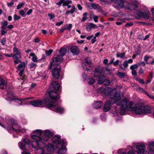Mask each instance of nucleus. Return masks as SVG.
Returning <instances> with one entry per match:
<instances>
[{"mask_svg":"<svg viewBox=\"0 0 154 154\" xmlns=\"http://www.w3.org/2000/svg\"><path fill=\"white\" fill-rule=\"evenodd\" d=\"M7 87V84L0 85V88L2 89H6Z\"/></svg>","mask_w":154,"mask_h":154,"instance_id":"nucleus-56","label":"nucleus"},{"mask_svg":"<svg viewBox=\"0 0 154 154\" xmlns=\"http://www.w3.org/2000/svg\"><path fill=\"white\" fill-rule=\"evenodd\" d=\"M63 57L60 55H55L53 58L52 61H53L54 63V62H59V64H60V63L63 62ZM60 65V64H59Z\"/></svg>","mask_w":154,"mask_h":154,"instance_id":"nucleus-16","label":"nucleus"},{"mask_svg":"<svg viewBox=\"0 0 154 154\" xmlns=\"http://www.w3.org/2000/svg\"><path fill=\"white\" fill-rule=\"evenodd\" d=\"M25 5V3H20L17 6V9H20L22 7H23Z\"/></svg>","mask_w":154,"mask_h":154,"instance_id":"nucleus-47","label":"nucleus"},{"mask_svg":"<svg viewBox=\"0 0 154 154\" xmlns=\"http://www.w3.org/2000/svg\"><path fill=\"white\" fill-rule=\"evenodd\" d=\"M82 67L85 70H86L88 72H90L91 71V69H90L88 67H87L88 66L87 65H86V64L85 63H83L82 64Z\"/></svg>","mask_w":154,"mask_h":154,"instance_id":"nucleus-33","label":"nucleus"},{"mask_svg":"<svg viewBox=\"0 0 154 154\" xmlns=\"http://www.w3.org/2000/svg\"><path fill=\"white\" fill-rule=\"evenodd\" d=\"M103 94L109 96L110 99H121V93L117 91L116 88L112 89L110 87H106L103 89Z\"/></svg>","mask_w":154,"mask_h":154,"instance_id":"nucleus-4","label":"nucleus"},{"mask_svg":"<svg viewBox=\"0 0 154 154\" xmlns=\"http://www.w3.org/2000/svg\"><path fill=\"white\" fill-rule=\"evenodd\" d=\"M1 36L4 35L7 33V32L5 31L4 30H1L0 31Z\"/></svg>","mask_w":154,"mask_h":154,"instance_id":"nucleus-63","label":"nucleus"},{"mask_svg":"<svg viewBox=\"0 0 154 154\" xmlns=\"http://www.w3.org/2000/svg\"><path fill=\"white\" fill-rule=\"evenodd\" d=\"M121 100V99L120 100ZM119 103L121 105L125 106H128V101L126 99H123L122 100L121 102L120 100V102H116V103Z\"/></svg>","mask_w":154,"mask_h":154,"instance_id":"nucleus-24","label":"nucleus"},{"mask_svg":"<svg viewBox=\"0 0 154 154\" xmlns=\"http://www.w3.org/2000/svg\"><path fill=\"white\" fill-rule=\"evenodd\" d=\"M146 147V146L144 144H140L136 146V149L137 150L143 149H145Z\"/></svg>","mask_w":154,"mask_h":154,"instance_id":"nucleus-32","label":"nucleus"},{"mask_svg":"<svg viewBox=\"0 0 154 154\" xmlns=\"http://www.w3.org/2000/svg\"><path fill=\"white\" fill-rule=\"evenodd\" d=\"M88 13L87 12L84 13L83 14V17H82V19L81 20V22H84L87 19Z\"/></svg>","mask_w":154,"mask_h":154,"instance_id":"nucleus-30","label":"nucleus"},{"mask_svg":"<svg viewBox=\"0 0 154 154\" xmlns=\"http://www.w3.org/2000/svg\"><path fill=\"white\" fill-rule=\"evenodd\" d=\"M122 65L124 66V68H128V63L127 62V60H125L123 62V63H122Z\"/></svg>","mask_w":154,"mask_h":154,"instance_id":"nucleus-45","label":"nucleus"},{"mask_svg":"<svg viewBox=\"0 0 154 154\" xmlns=\"http://www.w3.org/2000/svg\"><path fill=\"white\" fill-rule=\"evenodd\" d=\"M67 51V49L65 48H61L60 50L59 53L60 54V55L62 57L65 55L66 52Z\"/></svg>","mask_w":154,"mask_h":154,"instance_id":"nucleus-22","label":"nucleus"},{"mask_svg":"<svg viewBox=\"0 0 154 154\" xmlns=\"http://www.w3.org/2000/svg\"><path fill=\"white\" fill-rule=\"evenodd\" d=\"M129 109L131 111H134L137 114H149L151 112V109L148 106L143 104H138L137 106L133 102H130L128 104Z\"/></svg>","mask_w":154,"mask_h":154,"instance_id":"nucleus-2","label":"nucleus"},{"mask_svg":"<svg viewBox=\"0 0 154 154\" xmlns=\"http://www.w3.org/2000/svg\"><path fill=\"white\" fill-rule=\"evenodd\" d=\"M90 24H91V29H97L98 28L97 26L93 23H90Z\"/></svg>","mask_w":154,"mask_h":154,"instance_id":"nucleus-57","label":"nucleus"},{"mask_svg":"<svg viewBox=\"0 0 154 154\" xmlns=\"http://www.w3.org/2000/svg\"><path fill=\"white\" fill-rule=\"evenodd\" d=\"M45 137L43 138L41 137L42 140H41L42 141V140L47 141L48 140L49 138L52 137L53 135V134L52 132L49 130H45L44 133Z\"/></svg>","mask_w":154,"mask_h":154,"instance_id":"nucleus-12","label":"nucleus"},{"mask_svg":"<svg viewBox=\"0 0 154 154\" xmlns=\"http://www.w3.org/2000/svg\"><path fill=\"white\" fill-rule=\"evenodd\" d=\"M127 107V106L121 105L120 113L122 115L125 113L126 109Z\"/></svg>","mask_w":154,"mask_h":154,"instance_id":"nucleus-26","label":"nucleus"},{"mask_svg":"<svg viewBox=\"0 0 154 154\" xmlns=\"http://www.w3.org/2000/svg\"><path fill=\"white\" fill-rule=\"evenodd\" d=\"M61 136L59 135H55L52 139V141L53 143L56 144V147L57 148H58V146L60 144L67 145V142L64 139L60 140Z\"/></svg>","mask_w":154,"mask_h":154,"instance_id":"nucleus-7","label":"nucleus"},{"mask_svg":"<svg viewBox=\"0 0 154 154\" xmlns=\"http://www.w3.org/2000/svg\"><path fill=\"white\" fill-rule=\"evenodd\" d=\"M47 150L50 152H53L54 150V145L51 143H48L47 146Z\"/></svg>","mask_w":154,"mask_h":154,"instance_id":"nucleus-21","label":"nucleus"},{"mask_svg":"<svg viewBox=\"0 0 154 154\" xmlns=\"http://www.w3.org/2000/svg\"><path fill=\"white\" fill-rule=\"evenodd\" d=\"M65 145L62 144L61 147L59 149L57 152L58 154H64L66 153V146H64Z\"/></svg>","mask_w":154,"mask_h":154,"instance_id":"nucleus-19","label":"nucleus"},{"mask_svg":"<svg viewBox=\"0 0 154 154\" xmlns=\"http://www.w3.org/2000/svg\"><path fill=\"white\" fill-rule=\"evenodd\" d=\"M131 73L132 75H134V78L137 76V72L136 70H132Z\"/></svg>","mask_w":154,"mask_h":154,"instance_id":"nucleus-55","label":"nucleus"},{"mask_svg":"<svg viewBox=\"0 0 154 154\" xmlns=\"http://www.w3.org/2000/svg\"><path fill=\"white\" fill-rule=\"evenodd\" d=\"M150 57L148 55H146L144 56V60L145 62L147 64H149V62H148V60H149Z\"/></svg>","mask_w":154,"mask_h":154,"instance_id":"nucleus-40","label":"nucleus"},{"mask_svg":"<svg viewBox=\"0 0 154 154\" xmlns=\"http://www.w3.org/2000/svg\"><path fill=\"white\" fill-rule=\"evenodd\" d=\"M91 5V6L94 9H96L97 7V5H98V4H95L94 3H90Z\"/></svg>","mask_w":154,"mask_h":154,"instance_id":"nucleus-59","label":"nucleus"},{"mask_svg":"<svg viewBox=\"0 0 154 154\" xmlns=\"http://www.w3.org/2000/svg\"><path fill=\"white\" fill-rule=\"evenodd\" d=\"M13 57L15 58L20 57H21V53L20 49L17 48L16 47H14L13 48Z\"/></svg>","mask_w":154,"mask_h":154,"instance_id":"nucleus-14","label":"nucleus"},{"mask_svg":"<svg viewBox=\"0 0 154 154\" xmlns=\"http://www.w3.org/2000/svg\"><path fill=\"white\" fill-rule=\"evenodd\" d=\"M10 122L12 125V126L10 127L11 130L16 132H21L22 131V130L20 128L21 127L15 123V121L14 119H10Z\"/></svg>","mask_w":154,"mask_h":154,"instance_id":"nucleus-10","label":"nucleus"},{"mask_svg":"<svg viewBox=\"0 0 154 154\" xmlns=\"http://www.w3.org/2000/svg\"><path fill=\"white\" fill-rule=\"evenodd\" d=\"M56 64L55 63H54V62L52 61V60L50 62V65L48 67V69H51L52 66L54 65V67L56 66Z\"/></svg>","mask_w":154,"mask_h":154,"instance_id":"nucleus-43","label":"nucleus"},{"mask_svg":"<svg viewBox=\"0 0 154 154\" xmlns=\"http://www.w3.org/2000/svg\"><path fill=\"white\" fill-rule=\"evenodd\" d=\"M85 62L83 63H85L86 65L88 66L89 68H91L90 64L91 63V62L90 59H88V58L85 59Z\"/></svg>","mask_w":154,"mask_h":154,"instance_id":"nucleus-27","label":"nucleus"},{"mask_svg":"<svg viewBox=\"0 0 154 154\" xmlns=\"http://www.w3.org/2000/svg\"><path fill=\"white\" fill-rule=\"evenodd\" d=\"M95 82V80L93 78L89 79L88 81V84L90 85H92Z\"/></svg>","mask_w":154,"mask_h":154,"instance_id":"nucleus-38","label":"nucleus"},{"mask_svg":"<svg viewBox=\"0 0 154 154\" xmlns=\"http://www.w3.org/2000/svg\"><path fill=\"white\" fill-rule=\"evenodd\" d=\"M94 77L98 79V84L106 85H109L110 82L109 80L106 79L104 75L102 69L100 68H96L94 71Z\"/></svg>","mask_w":154,"mask_h":154,"instance_id":"nucleus-3","label":"nucleus"},{"mask_svg":"<svg viewBox=\"0 0 154 154\" xmlns=\"http://www.w3.org/2000/svg\"><path fill=\"white\" fill-rule=\"evenodd\" d=\"M106 70L110 74H111L112 72V70L109 68L108 66H106L105 67Z\"/></svg>","mask_w":154,"mask_h":154,"instance_id":"nucleus-53","label":"nucleus"},{"mask_svg":"<svg viewBox=\"0 0 154 154\" xmlns=\"http://www.w3.org/2000/svg\"><path fill=\"white\" fill-rule=\"evenodd\" d=\"M137 152L138 154H146V152L145 149H138Z\"/></svg>","mask_w":154,"mask_h":154,"instance_id":"nucleus-31","label":"nucleus"},{"mask_svg":"<svg viewBox=\"0 0 154 154\" xmlns=\"http://www.w3.org/2000/svg\"><path fill=\"white\" fill-rule=\"evenodd\" d=\"M21 18L20 16H18L16 14H14V19L15 21Z\"/></svg>","mask_w":154,"mask_h":154,"instance_id":"nucleus-51","label":"nucleus"},{"mask_svg":"<svg viewBox=\"0 0 154 154\" xmlns=\"http://www.w3.org/2000/svg\"><path fill=\"white\" fill-rule=\"evenodd\" d=\"M67 27L66 28V29H68L69 30H70L72 28V25L71 24H69L66 25Z\"/></svg>","mask_w":154,"mask_h":154,"instance_id":"nucleus-60","label":"nucleus"},{"mask_svg":"<svg viewBox=\"0 0 154 154\" xmlns=\"http://www.w3.org/2000/svg\"><path fill=\"white\" fill-rule=\"evenodd\" d=\"M49 97L45 98L44 100V106L48 109L60 114L64 112V108L61 106H59V102L60 100L61 96L56 92L51 90L48 91Z\"/></svg>","mask_w":154,"mask_h":154,"instance_id":"nucleus-1","label":"nucleus"},{"mask_svg":"<svg viewBox=\"0 0 154 154\" xmlns=\"http://www.w3.org/2000/svg\"><path fill=\"white\" fill-rule=\"evenodd\" d=\"M141 48L139 46L137 48L135 49V53L137 55H140L141 52Z\"/></svg>","mask_w":154,"mask_h":154,"instance_id":"nucleus-34","label":"nucleus"},{"mask_svg":"<svg viewBox=\"0 0 154 154\" xmlns=\"http://www.w3.org/2000/svg\"><path fill=\"white\" fill-rule=\"evenodd\" d=\"M19 145L20 149L21 150H23V151H26V144L23 142H19Z\"/></svg>","mask_w":154,"mask_h":154,"instance_id":"nucleus-25","label":"nucleus"},{"mask_svg":"<svg viewBox=\"0 0 154 154\" xmlns=\"http://www.w3.org/2000/svg\"><path fill=\"white\" fill-rule=\"evenodd\" d=\"M117 54H116V56L117 57H120L121 58H123L125 55V52H122L120 54H119V52H118Z\"/></svg>","mask_w":154,"mask_h":154,"instance_id":"nucleus-35","label":"nucleus"},{"mask_svg":"<svg viewBox=\"0 0 154 154\" xmlns=\"http://www.w3.org/2000/svg\"><path fill=\"white\" fill-rule=\"evenodd\" d=\"M121 99H110V101H107L104 103L103 110L104 112H107L110 109V106L116 102H120Z\"/></svg>","mask_w":154,"mask_h":154,"instance_id":"nucleus-6","label":"nucleus"},{"mask_svg":"<svg viewBox=\"0 0 154 154\" xmlns=\"http://www.w3.org/2000/svg\"><path fill=\"white\" fill-rule=\"evenodd\" d=\"M7 84V82L5 81L4 79L0 77V85Z\"/></svg>","mask_w":154,"mask_h":154,"instance_id":"nucleus-44","label":"nucleus"},{"mask_svg":"<svg viewBox=\"0 0 154 154\" xmlns=\"http://www.w3.org/2000/svg\"><path fill=\"white\" fill-rule=\"evenodd\" d=\"M35 132L36 133V134H38L39 136L37 135H35L39 137H41L40 136H41L42 134V131L39 130H36ZM33 135H32L31 136ZM34 135H35L34 134Z\"/></svg>","mask_w":154,"mask_h":154,"instance_id":"nucleus-37","label":"nucleus"},{"mask_svg":"<svg viewBox=\"0 0 154 154\" xmlns=\"http://www.w3.org/2000/svg\"><path fill=\"white\" fill-rule=\"evenodd\" d=\"M53 50L52 49H50L49 50H47L45 51V53L47 55L50 56L53 52Z\"/></svg>","mask_w":154,"mask_h":154,"instance_id":"nucleus-42","label":"nucleus"},{"mask_svg":"<svg viewBox=\"0 0 154 154\" xmlns=\"http://www.w3.org/2000/svg\"><path fill=\"white\" fill-rule=\"evenodd\" d=\"M19 13L21 16L23 17H26V14H25L24 11L23 10H20L19 12Z\"/></svg>","mask_w":154,"mask_h":154,"instance_id":"nucleus-50","label":"nucleus"},{"mask_svg":"<svg viewBox=\"0 0 154 154\" xmlns=\"http://www.w3.org/2000/svg\"><path fill=\"white\" fill-rule=\"evenodd\" d=\"M117 76L121 78H123L126 75L124 72L118 71L117 73Z\"/></svg>","mask_w":154,"mask_h":154,"instance_id":"nucleus-29","label":"nucleus"},{"mask_svg":"<svg viewBox=\"0 0 154 154\" xmlns=\"http://www.w3.org/2000/svg\"><path fill=\"white\" fill-rule=\"evenodd\" d=\"M138 7V4L136 3L132 4L131 3H128V5L126 6V8L130 11L135 10Z\"/></svg>","mask_w":154,"mask_h":154,"instance_id":"nucleus-18","label":"nucleus"},{"mask_svg":"<svg viewBox=\"0 0 154 154\" xmlns=\"http://www.w3.org/2000/svg\"><path fill=\"white\" fill-rule=\"evenodd\" d=\"M44 100L42 101L41 99H39L37 100H34L30 101V104L33 106L38 107L43 106V104L44 103Z\"/></svg>","mask_w":154,"mask_h":154,"instance_id":"nucleus-13","label":"nucleus"},{"mask_svg":"<svg viewBox=\"0 0 154 154\" xmlns=\"http://www.w3.org/2000/svg\"><path fill=\"white\" fill-rule=\"evenodd\" d=\"M29 66L30 68L31 69L34 67H35L37 66V65L35 63H32L30 64Z\"/></svg>","mask_w":154,"mask_h":154,"instance_id":"nucleus-58","label":"nucleus"},{"mask_svg":"<svg viewBox=\"0 0 154 154\" xmlns=\"http://www.w3.org/2000/svg\"><path fill=\"white\" fill-rule=\"evenodd\" d=\"M148 146L149 148L148 154H154V141L149 143Z\"/></svg>","mask_w":154,"mask_h":154,"instance_id":"nucleus-20","label":"nucleus"},{"mask_svg":"<svg viewBox=\"0 0 154 154\" xmlns=\"http://www.w3.org/2000/svg\"><path fill=\"white\" fill-rule=\"evenodd\" d=\"M136 14L138 17L143 18L146 19H148L149 18V12H143L140 10H137L136 12Z\"/></svg>","mask_w":154,"mask_h":154,"instance_id":"nucleus-11","label":"nucleus"},{"mask_svg":"<svg viewBox=\"0 0 154 154\" xmlns=\"http://www.w3.org/2000/svg\"><path fill=\"white\" fill-rule=\"evenodd\" d=\"M6 38L4 37L1 39L0 42L2 45L4 46L6 44Z\"/></svg>","mask_w":154,"mask_h":154,"instance_id":"nucleus-39","label":"nucleus"},{"mask_svg":"<svg viewBox=\"0 0 154 154\" xmlns=\"http://www.w3.org/2000/svg\"><path fill=\"white\" fill-rule=\"evenodd\" d=\"M86 29L88 32H90L91 30V26L90 23H89L88 25H86Z\"/></svg>","mask_w":154,"mask_h":154,"instance_id":"nucleus-48","label":"nucleus"},{"mask_svg":"<svg viewBox=\"0 0 154 154\" xmlns=\"http://www.w3.org/2000/svg\"><path fill=\"white\" fill-rule=\"evenodd\" d=\"M14 100H15V101L19 103V104L20 105H21L22 104V101L21 100L18 98L15 99Z\"/></svg>","mask_w":154,"mask_h":154,"instance_id":"nucleus-62","label":"nucleus"},{"mask_svg":"<svg viewBox=\"0 0 154 154\" xmlns=\"http://www.w3.org/2000/svg\"><path fill=\"white\" fill-rule=\"evenodd\" d=\"M72 2V1L71 0H60L59 2L56 3V4L60 6L62 4V6L64 7L68 5L71 4Z\"/></svg>","mask_w":154,"mask_h":154,"instance_id":"nucleus-15","label":"nucleus"},{"mask_svg":"<svg viewBox=\"0 0 154 154\" xmlns=\"http://www.w3.org/2000/svg\"><path fill=\"white\" fill-rule=\"evenodd\" d=\"M143 92L144 93H145V94H146L148 97H150V98L154 100V96L150 95L148 93L147 91H146L144 90L143 91Z\"/></svg>","mask_w":154,"mask_h":154,"instance_id":"nucleus-49","label":"nucleus"},{"mask_svg":"<svg viewBox=\"0 0 154 154\" xmlns=\"http://www.w3.org/2000/svg\"><path fill=\"white\" fill-rule=\"evenodd\" d=\"M26 66L25 63L23 61L22 63L19 64L17 66V69L18 70H20L19 73V75L20 77L24 78L25 77V75L24 74V72L25 69V67Z\"/></svg>","mask_w":154,"mask_h":154,"instance_id":"nucleus-9","label":"nucleus"},{"mask_svg":"<svg viewBox=\"0 0 154 154\" xmlns=\"http://www.w3.org/2000/svg\"><path fill=\"white\" fill-rule=\"evenodd\" d=\"M103 105V103L101 101H97L94 105V106L96 109L100 108Z\"/></svg>","mask_w":154,"mask_h":154,"instance_id":"nucleus-23","label":"nucleus"},{"mask_svg":"<svg viewBox=\"0 0 154 154\" xmlns=\"http://www.w3.org/2000/svg\"><path fill=\"white\" fill-rule=\"evenodd\" d=\"M21 57H17L15 58V60L14 61V64H17L19 63V62L18 61V59H20Z\"/></svg>","mask_w":154,"mask_h":154,"instance_id":"nucleus-54","label":"nucleus"},{"mask_svg":"<svg viewBox=\"0 0 154 154\" xmlns=\"http://www.w3.org/2000/svg\"><path fill=\"white\" fill-rule=\"evenodd\" d=\"M138 66L137 64H135L131 65L130 67V69L132 70H134L135 69H137Z\"/></svg>","mask_w":154,"mask_h":154,"instance_id":"nucleus-41","label":"nucleus"},{"mask_svg":"<svg viewBox=\"0 0 154 154\" xmlns=\"http://www.w3.org/2000/svg\"><path fill=\"white\" fill-rule=\"evenodd\" d=\"M121 154H134V152L132 151L129 150L128 152V154L125 152H123L121 153Z\"/></svg>","mask_w":154,"mask_h":154,"instance_id":"nucleus-64","label":"nucleus"},{"mask_svg":"<svg viewBox=\"0 0 154 154\" xmlns=\"http://www.w3.org/2000/svg\"><path fill=\"white\" fill-rule=\"evenodd\" d=\"M70 51L74 55H78L80 53L77 46H72L70 48Z\"/></svg>","mask_w":154,"mask_h":154,"instance_id":"nucleus-17","label":"nucleus"},{"mask_svg":"<svg viewBox=\"0 0 154 154\" xmlns=\"http://www.w3.org/2000/svg\"><path fill=\"white\" fill-rule=\"evenodd\" d=\"M61 70V67L59 64H56L52 69L51 72V75L53 78L55 80H57L60 76V72Z\"/></svg>","mask_w":154,"mask_h":154,"instance_id":"nucleus-8","label":"nucleus"},{"mask_svg":"<svg viewBox=\"0 0 154 154\" xmlns=\"http://www.w3.org/2000/svg\"><path fill=\"white\" fill-rule=\"evenodd\" d=\"M136 80L142 84H144L145 83L143 80V79H140L139 78H137Z\"/></svg>","mask_w":154,"mask_h":154,"instance_id":"nucleus-52","label":"nucleus"},{"mask_svg":"<svg viewBox=\"0 0 154 154\" xmlns=\"http://www.w3.org/2000/svg\"><path fill=\"white\" fill-rule=\"evenodd\" d=\"M8 22L6 20H4L1 23L2 25L6 26L8 25Z\"/></svg>","mask_w":154,"mask_h":154,"instance_id":"nucleus-61","label":"nucleus"},{"mask_svg":"<svg viewBox=\"0 0 154 154\" xmlns=\"http://www.w3.org/2000/svg\"><path fill=\"white\" fill-rule=\"evenodd\" d=\"M49 87L50 89L54 90L55 91H54L56 92L58 94H60L61 93L62 90L61 89H60V85L57 81H52ZM51 90L48 89L46 91V93L48 94V91Z\"/></svg>","mask_w":154,"mask_h":154,"instance_id":"nucleus-5","label":"nucleus"},{"mask_svg":"<svg viewBox=\"0 0 154 154\" xmlns=\"http://www.w3.org/2000/svg\"><path fill=\"white\" fill-rule=\"evenodd\" d=\"M125 2V1L124 0H120L118 4V6L120 8H123L124 6Z\"/></svg>","mask_w":154,"mask_h":154,"instance_id":"nucleus-28","label":"nucleus"},{"mask_svg":"<svg viewBox=\"0 0 154 154\" xmlns=\"http://www.w3.org/2000/svg\"><path fill=\"white\" fill-rule=\"evenodd\" d=\"M23 143L26 144H30L31 143V142L27 138H25L23 139Z\"/></svg>","mask_w":154,"mask_h":154,"instance_id":"nucleus-36","label":"nucleus"},{"mask_svg":"<svg viewBox=\"0 0 154 154\" xmlns=\"http://www.w3.org/2000/svg\"><path fill=\"white\" fill-rule=\"evenodd\" d=\"M139 23L142 24V25H146L147 26H149L152 25V24L151 23H146V22H139Z\"/></svg>","mask_w":154,"mask_h":154,"instance_id":"nucleus-46","label":"nucleus"}]
</instances>
